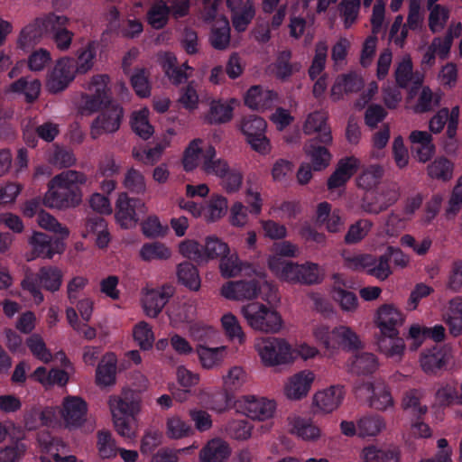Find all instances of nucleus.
<instances>
[{"mask_svg":"<svg viewBox=\"0 0 462 462\" xmlns=\"http://www.w3.org/2000/svg\"><path fill=\"white\" fill-rule=\"evenodd\" d=\"M313 340L329 355L343 350H357L362 341L357 333L349 326L340 324L334 327L325 322H319L311 328Z\"/></svg>","mask_w":462,"mask_h":462,"instance_id":"1","label":"nucleus"},{"mask_svg":"<svg viewBox=\"0 0 462 462\" xmlns=\"http://www.w3.org/2000/svg\"><path fill=\"white\" fill-rule=\"evenodd\" d=\"M107 405L116 432L126 440H135L139 430L136 415L142 409L141 401H127L122 396L111 395Z\"/></svg>","mask_w":462,"mask_h":462,"instance_id":"2","label":"nucleus"},{"mask_svg":"<svg viewBox=\"0 0 462 462\" xmlns=\"http://www.w3.org/2000/svg\"><path fill=\"white\" fill-rule=\"evenodd\" d=\"M241 315L254 330L276 334L283 328V319L279 311L269 305L253 301L241 307Z\"/></svg>","mask_w":462,"mask_h":462,"instance_id":"3","label":"nucleus"},{"mask_svg":"<svg viewBox=\"0 0 462 462\" xmlns=\"http://www.w3.org/2000/svg\"><path fill=\"white\" fill-rule=\"evenodd\" d=\"M236 413L246 419L258 422L273 420L278 410V403L273 398L259 394H243L234 403Z\"/></svg>","mask_w":462,"mask_h":462,"instance_id":"4","label":"nucleus"},{"mask_svg":"<svg viewBox=\"0 0 462 462\" xmlns=\"http://www.w3.org/2000/svg\"><path fill=\"white\" fill-rule=\"evenodd\" d=\"M262 364L267 367L289 365L294 363L292 345L282 337H258L254 342Z\"/></svg>","mask_w":462,"mask_h":462,"instance_id":"5","label":"nucleus"},{"mask_svg":"<svg viewBox=\"0 0 462 462\" xmlns=\"http://www.w3.org/2000/svg\"><path fill=\"white\" fill-rule=\"evenodd\" d=\"M52 408L55 409L57 417L53 426L59 425L69 430H74L86 423L88 406L80 396L67 395L61 400L60 405Z\"/></svg>","mask_w":462,"mask_h":462,"instance_id":"6","label":"nucleus"},{"mask_svg":"<svg viewBox=\"0 0 462 462\" xmlns=\"http://www.w3.org/2000/svg\"><path fill=\"white\" fill-rule=\"evenodd\" d=\"M86 93L81 98V111L92 114L109 103L110 88L107 75L100 74L91 78L87 83Z\"/></svg>","mask_w":462,"mask_h":462,"instance_id":"7","label":"nucleus"},{"mask_svg":"<svg viewBox=\"0 0 462 462\" xmlns=\"http://www.w3.org/2000/svg\"><path fill=\"white\" fill-rule=\"evenodd\" d=\"M61 282L62 273L60 269L56 267H44L40 270L36 276H27L23 280L22 286L32 294L35 303L39 304L43 300V296L39 290L38 283L45 290L55 291L60 289Z\"/></svg>","mask_w":462,"mask_h":462,"instance_id":"8","label":"nucleus"},{"mask_svg":"<svg viewBox=\"0 0 462 462\" xmlns=\"http://www.w3.org/2000/svg\"><path fill=\"white\" fill-rule=\"evenodd\" d=\"M345 396V388L340 384L318 389L311 397V409L319 415L330 414L342 405Z\"/></svg>","mask_w":462,"mask_h":462,"instance_id":"9","label":"nucleus"},{"mask_svg":"<svg viewBox=\"0 0 462 462\" xmlns=\"http://www.w3.org/2000/svg\"><path fill=\"white\" fill-rule=\"evenodd\" d=\"M316 374L310 369H302L288 376L283 383V396L291 402H300L310 394Z\"/></svg>","mask_w":462,"mask_h":462,"instance_id":"10","label":"nucleus"},{"mask_svg":"<svg viewBox=\"0 0 462 462\" xmlns=\"http://www.w3.org/2000/svg\"><path fill=\"white\" fill-rule=\"evenodd\" d=\"M356 394L377 410H386L393 404V400L385 383L380 380L359 383L355 388Z\"/></svg>","mask_w":462,"mask_h":462,"instance_id":"11","label":"nucleus"},{"mask_svg":"<svg viewBox=\"0 0 462 462\" xmlns=\"http://www.w3.org/2000/svg\"><path fill=\"white\" fill-rule=\"evenodd\" d=\"M373 321L381 335H399L405 315L396 305L384 303L374 310Z\"/></svg>","mask_w":462,"mask_h":462,"instance_id":"12","label":"nucleus"},{"mask_svg":"<svg viewBox=\"0 0 462 462\" xmlns=\"http://www.w3.org/2000/svg\"><path fill=\"white\" fill-rule=\"evenodd\" d=\"M360 162L356 157H346L340 159L335 171L329 176L327 181L328 190L331 199H337L343 192L346 182L359 169Z\"/></svg>","mask_w":462,"mask_h":462,"instance_id":"13","label":"nucleus"},{"mask_svg":"<svg viewBox=\"0 0 462 462\" xmlns=\"http://www.w3.org/2000/svg\"><path fill=\"white\" fill-rule=\"evenodd\" d=\"M348 282L341 273H334L331 277V285L329 287V296L331 300L338 306L344 313H355L359 308L357 296L346 290Z\"/></svg>","mask_w":462,"mask_h":462,"instance_id":"14","label":"nucleus"},{"mask_svg":"<svg viewBox=\"0 0 462 462\" xmlns=\"http://www.w3.org/2000/svg\"><path fill=\"white\" fill-rule=\"evenodd\" d=\"M63 239H51L44 233L34 231L28 238L31 253L25 255L27 261H32L37 257L51 259L56 254H62L66 245Z\"/></svg>","mask_w":462,"mask_h":462,"instance_id":"15","label":"nucleus"},{"mask_svg":"<svg viewBox=\"0 0 462 462\" xmlns=\"http://www.w3.org/2000/svg\"><path fill=\"white\" fill-rule=\"evenodd\" d=\"M101 109L103 110L91 125L90 134L94 139L116 132L124 116L123 108L118 105H106Z\"/></svg>","mask_w":462,"mask_h":462,"instance_id":"16","label":"nucleus"},{"mask_svg":"<svg viewBox=\"0 0 462 462\" xmlns=\"http://www.w3.org/2000/svg\"><path fill=\"white\" fill-rule=\"evenodd\" d=\"M173 287L170 285L145 288L143 291L142 306L146 316L156 318L173 295Z\"/></svg>","mask_w":462,"mask_h":462,"instance_id":"17","label":"nucleus"},{"mask_svg":"<svg viewBox=\"0 0 462 462\" xmlns=\"http://www.w3.org/2000/svg\"><path fill=\"white\" fill-rule=\"evenodd\" d=\"M42 204H25L23 213L26 217H36L37 224L40 227L53 232L60 236V239H66L69 236V230L62 226L59 221L48 213L42 207Z\"/></svg>","mask_w":462,"mask_h":462,"instance_id":"18","label":"nucleus"},{"mask_svg":"<svg viewBox=\"0 0 462 462\" xmlns=\"http://www.w3.org/2000/svg\"><path fill=\"white\" fill-rule=\"evenodd\" d=\"M459 116L460 110L457 106L450 110L447 107L439 109L429 121V133L438 134L447 125L446 134L448 138L453 139L457 134Z\"/></svg>","mask_w":462,"mask_h":462,"instance_id":"19","label":"nucleus"},{"mask_svg":"<svg viewBox=\"0 0 462 462\" xmlns=\"http://www.w3.org/2000/svg\"><path fill=\"white\" fill-rule=\"evenodd\" d=\"M76 73L73 59L68 57L60 59L49 76L48 89L52 93L62 91L74 79Z\"/></svg>","mask_w":462,"mask_h":462,"instance_id":"20","label":"nucleus"},{"mask_svg":"<svg viewBox=\"0 0 462 462\" xmlns=\"http://www.w3.org/2000/svg\"><path fill=\"white\" fill-rule=\"evenodd\" d=\"M288 431L295 438L307 442H315L322 438L321 429L310 418L292 415L288 418Z\"/></svg>","mask_w":462,"mask_h":462,"instance_id":"21","label":"nucleus"},{"mask_svg":"<svg viewBox=\"0 0 462 462\" xmlns=\"http://www.w3.org/2000/svg\"><path fill=\"white\" fill-rule=\"evenodd\" d=\"M86 177L74 171H64L50 183L49 193L52 199H60L71 192L78 184L84 183Z\"/></svg>","mask_w":462,"mask_h":462,"instance_id":"22","label":"nucleus"},{"mask_svg":"<svg viewBox=\"0 0 462 462\" xmlns=\"http://www.w3.org/2000/svg\"><path fill=\"white\" fill-rule=\"evenodd\" d=\"M214 148L211 144L206 143L201 139H194L185 148L182 156V166L184 171H191L199 165L203 170V163L207 161V151Z\"/></svg>","mask_w":462,"mask_h":462,"instance_id":"23","label":"nucleus"},{"mask_svg":"<svg viewBox=\"0 0 462 462\" xmlns=\"http://www.w3.org/2000/svg\"><path fill=\"white\" fill-rule=\"evenodd\" d=\"M228 353L226 346L211 347L199 344L196 347V354L199 365L204 370H215L219 368L225 362Z\"/></svg>","mask_w":462,"mask_h":462,"instance_id":"24","label":"nucleus"},{"mask_svg":"<svg viewBox=\"0 0 462 462\" xmlns=\"http://www.w3.org/2000/svg\"><path fill=\"white\" fill-rule=\"evenodd\" d=\"M167 314L173 328H183L195 319L196 305L191 300L176 301L170 305Z\"/></svg>","mask_w":462,"mask_h":462,"instance_id":"25","label":"nucleus"},{"mask_svg":"<svg viewBox=\"0 0 462 462\" xmlns=\"http://www.w3.org/2000/svg\"><path fill=\"white\" fill-rule=\"evenodd\" d=\"M241 299L254 300L261 296L263 300L270 301L274 298L275 289L270 284L264 276L250 281H240Z\"/></svg>","mask_w":462,"mask_h":462,"instance_id":"26","label":"nucleus"},{"mask_svg":"<svg viewBox=\"0 0 462 462\" xmlns=\"http://www.w3.org/2000/svg\"><path fill=\"white\" fill-rule=\"evenodd\" d=\"M328 116L326 113L317 111L310 113L303 125V132L306 134H318L320 143L328 145L332 143L330 128L327 125Z\"/></svg>","mask_w":462,"mask_h":462,"instance_id":"27","label":"nucleus"},{"mask_svg":"<svg viewBox=\"0 0 462 462\" xmlns=\"http://www.w3.org/2000/svg\"><path fill=\"white\" fill-rule=\"evenodd\" d=\"M267 264L273 275L282 282L298 283L299 263L278 255H269Z\"/></svg>","mask_w":462,"mask_h":462,"instance_id":"28","label":"nucleus"},{"mask_svg":"<svg viewBox=\"0 0 462 462\" xmlns=\"http://www.w3.org/2000/svg\"><path fill=\"white\" fill-rule=\"evenodd\" d=\"M238 104L236 98H214L208 104L206 119L211 124H224L233 117L235 106Z\"/></svg>","mask_w":462,"mask_h":462,"instance_id":"29","label":"nucleus"},{"mask_svg":"<svg viewBox=\"0 0 462 462\" xmlns=\"http://www.w3.org/2000/svg\"><path fill=\"white\" fill-rule=\"evenodd\" d=\"M409 141L415 146V156L420 162H427L434 155L436 147L430 133L413 130L409 134Z\"/></svg>","mask_w":462,"mask_h":462,"instance_id":"30","label":"nucleus"},{"mask_svg":"<svg viewBox=\"0 0 462 462\" xmlns=\"http://www.w3.org/2000/svg\"><path fill=\"white\" fill-rule=\"evenodd\" d=\"M117 356L115 353H106L96 370V383L100 387H108L116 383Z\"/></svg>","mask_w":462,"mask_h":462,"instance_id":"31","label":"nucleus"},{"mask_svg":"<svg viewBox=\"0 0 462 462\" xmlns=\"http://www.w3.org/2000/svg\"><path fill=\"white\" fill-rule=\"evenodd\" d=\"M30 377L42 384L45 389L51 388L55 385L64 386L68 383L69 379L67 371L59 368L48 370L44 366L37 367L31 374Z\"/></svg>","mask_w":462,"mask_h":462,"instance_id":"32","label":"nucleus"},{"mask_svg":"<svg viewBox=\"0 0 462 462\" xmlns=\"http://www.w3.org/2000/svg\"><path fill=\"white\" fill-rule=\"evenodd\" d=\"M316 222L329 233L340 232L344 227V219L339 210L330 204H319Z\"/></svg>","mask_w":462,"mask_h":462,"instance_id":"33","label":"nucleus"},{"mask_svg":"<svg viewBox=\"0 0 462 462\" xmlns=\"http://www.w3.org/2000/svg\"><path fill=\"white\" fill-rule=\"evenodd\" d=\"M276 98V93L272 90L254 86L247 90L245 104L251 109L263 111L270 108Z\"/></svg>","mask_w":462,"mask_h":462,"instance_id":"34","label":"nucleus"},{"mask_svg":"<svg viewBox=\"0 0 462 462\" xmlns=\"http://www.w3.org/2000/svg\"><path fill=\"white\" fill-rule=\"evenodd\" d=\"M182 208L206 222L216 221L227 211L226 204H183Z\"/></svg>","mask_w":462,"mask_h":462,"instance_id":"35","label":"nucleus"},{"mask_svg":"<svg viewBox=\"0 0 462 462\" xmlns=\"http://www.w3.org/2000/svg\"><path fill=\"white\" fill-rule=\"evenodd\" d=\"M451 356V351L448 348H434L422 355L420 365L426 373H435L446 365Z\"/></svg>","mask_w":462,"mask_h":462,"instance_id":"36","label":"nucleus"},{"mask_svg":"<svg viewBox=\"0 0 462 462\" xmlns=\"http://www.w3.org/2000/svg\"><path fill=\"white\" fill-rule=\"evenodd\" d=\"M377 346L383 355L395 361H400L405 351V343L399 335L380 334Z\"/></svg>","mask_w":462,"mask_h":462,"instance_id":"37","label":"nucleus"},{"mask_svg":"<svg viewBox=\"0 0 462 462\" xmlns=\"http://www.w3.org/2000/svg\"><path fill=\"white\" fill-rule=\"evenodd\" d=\"M303 149L314 171H323L330 164L331 153L326 147L317 144L314 140L307 143Z\"/></svg>","mask_w":462,"mask_h":462,"instance_id":"38","label":"nucleus"},{"mask_svg":"<svg viewBox=\"0 0 462 462\" xmlns=\"http://www.w3.org/2000/svg\"><path fill=\"white\" fill-rule=\"evenodd\" d=\"M44 28L40 17L27 24L21 31L17 41L18 47L26 50L37 44L46 35Z\"/></svg>","mask_w":462,"mask_h":462,"instance_id":"39","label":"nucleus"},{"mask_svg":"<svg viewBox=\"0 0 462 462\" xmlns=\"http://www.w3.org/2000/svg\"><path fill=\"white\" fill-rule=\"evenodd\" d=\"M143 213L142 204H117L116 219L125 229L136 226L140 216Z\"/></svg>","mask_w":462,"mask_h":462,"instance_id":"40","label":"nucleus"},{"mask_svg":"<svg viewBox=\"0 0 462 462\" xmlns=\"http://www.w3.org/2000/svg\"><path fill=\"white\" fill-rule=\"evenodd\" d=\"M193 434L191 425L177 414H171L165 420V435L169 439L178 440Z\"/></svg>","mask_w":462,"mask_h":462,"instance_id":"41","label":"nucleus"},{"mask_svg":"<svg viewBox=\"0 0 462 462\" xmlns=\"http://www.w3.org/2000/svg\"><path fill=\"white\" fill-rule=\"evenodd\" d=\"M150 111L143 107L132 113L130 117L131 128L135 134L147 140L154 134V128L149 120Z\"/></svg>","mask_w":462,"mask_h":462,"instance_id":"42","label":"nucleus"},{"mask_svg":"<svg viewBox=\"0 0 462 462\" xmlns=\"http://www.w3.org/2000/svg\"><path fill=\"white\" fill-rule=\"evenodd\" d=\"M24 425L28 430H34L41 425L53 426L57 421L56 411L52 407H47L41 411L32 409L24 414Z\"/></svg>","mask_w":462,"mask_h":462,"instance_id":"43","label":"nucleus"},{"mask_svg":"<svg viewBox=\"0 0 462 462\" xmlns=\"http://www.w3.org/2000/svg\"><path fill=\"white\" fill-rule=\"evenodd\" d=\"M230 454L228 445L220 439L210 440L200 452L201 462H223Z\"/></svg>","mask_w":462,"mask_h":462,"instance_id":"44","label":"nucleus"},{"mask_svg":"<svg viewBox=\"0 0 462 462\" xmlns=\"http://www.w3.org/2000/svg\"><path fill=\"white\" fill-rule=\"evenodd\" d=\"M348 370L357 374L374 372L378 367L376 357L372 353L362 352L355 355L347 363Z\"/></svg>","mask_w":462,"mask_h":462,"instance_id":"45","label":"nucleus"},{"mask_svg":"<svg viewBox=\"0 0 462 462\" xmlns=\"http://www.w3.org/2000/svg\"><path fill=\"white\" fill-rule=\"evenodd\" d=\"M222 330L226 337L238 344H244L245 341V334L238 320L237 317L231 312L223 314L220 319Z\"/></svg>","mask_w":462,"mask_h":462,"instance_id":"46","label":"nucleus"},{"mask_svg":"<svg viewBox=\"0 0 462 462\" xmlns=\"http://www.w3.org/2000/svg\"><path fill=\"white\" fill-rule=\"evenodd\" d=\"M132 335L136 345L143 351L152 349L155 343V335L152 328L146 321L137 322L133 327Z\"/></svg>","mask_w":462,"mask_h":462,"instance_id":"47","label":"nucleus"},{"mask_svg":"<svg viewBox=\"0 0 462 462\" xmlns=\"http://www.w3.org/2000/svg\"><path fill=\"white\" fill-rule=\"evenodd\" d=\"M210 389L203 388L198 393L199 402L217 413L226 412L229 408V396L227 394L209 395Z\"/></svg>","mask_w":462,"mask_h":462,"instance_id":"48","label":"nucleus"},{"mask_svg":"<svg viewBox=\"0 0 462 462\" xmlns=\"http://www.w3.org/2000/svg\"><path fill=\"white\" fill-rule=\"evenodd\" d=\"M211 44L218 50L226 49L230 42V27L227 19L218 16L212 29Z\"/></svg>","mask_w":462,"mask_h":462,"instance_id":"49","label":"nucleus"},{"mask_svg":"<svg viewBox=\"0 0 462 462\" xmlns=\"http://www.w3.org/2000/svg\"><path fill=\"white\" fill-rule=\"evenodd\" d=\"M177 277L180 283L190 291H197L201 285L197 268L189 263H180L177 267Z\"/></svg>","mask_w":462,"mask_h":462,"instance_id":"50","label":"nucleus"},{"mask_svg":"<svg viewBox=\"0 0 462 462\" xmlns=\"http://www.w3.org/2000/svg\"><path fill=\"white\" fill-rule=\"evenodd\" d=\"M299 280L300 284H317L323 281L325 277L324 269L318 263L307 262L299 264Z\"/></svg>","mask_w":462,"mask_h":462,"instance_id":"51","label":"nucleus"},{"mask_svg":"<svg viewBox=\"0 0 462 462\" xmlns=\"http://www.w3.org/2000/svg\"><path fill=\"white\" fill-rule=\"evenodd\" d=\"M97 448L102 459H114L116 457L119 447L108 430H100L97 435Z\"/></svg>","mask_w":462,"mask_h":462,"instance_id":"52","label":"nucleus"},{"mask_svg":"<svg viewBox=\"0 0 462 462\" xmlns=\"http://www.w3.org/2000/svg\"><path fill=\"white\" fill-rule=\"evenodd\" d=\"M427 171L431 179L447 181L453 176L454 164L448 159L440 156L428 165Z\"/></svg>","mask_w":462,"mask_h":462,"instance_id":"53","label":"nucleus"},{"mask_svg":"<svg viewBox=\"0 0 462 462\" xmlns=\"http://www.w3.org/2000/svg\"><path fill=\"white\" fill-rule=\"evenodd\" d=\"M140 257L146 262L168 260L171 256V250L160 242L144 244L139 252Z\"/></svg>","mask_w":462,"mask_h":462,"instance_id":"54","label":"nucleus"},{"mask_svg":"<svg viewBox=\"0 0 462 462\" xmlns=\"http://www.w3.org/2000/svg\"><path fill=\"white\" fill-rule=\"evenodd\" d=\"M97 51V43L96 42H88L84 48L78 51L75 68L77 73L85 74L93 68Z\"/></svg>","mask_w":462,"mask_h":462,"instance_id":"55","label":"nucleus"},{"mask_svg":"<svg viewBox=\"0 0 462 462\" xmlns=\"http://www.w3.org/2000/svg\"><path fill=\"white\" fill-rule=\"evenodd\" d=\"M230 254L227 244L217 236H208L203 247V261L225 257Z\"/></svg>","mask_w":462,"mask_h":462,"instance_id":"56","label":"nucleus"},{"mask_svg":"<svg viewBox=\"0 0 462 462\" xmlns=\"http://www.w3.org/2000/svg\"><path fill=\"white\" fill-rule=\"evenodd\" d=\"M177 102L182 108L189 112H193L199 108L200 98L193 82H189L180 89Z\"/></svg>","mask_w":462,"mask_h":462,"instance_id":"57","label":"nucleus"},{"mask_svg":"<svg viewBox=\"0 0 462 462\" xmlns=\"http://www.w3.org/2000/svg\"><path fill=\"white\" fill-rule=\"evenodd\" d=\"M26 346L31 354L39 361L48 364L52 361L53 356L47 347L43 338L39 334H33L26 339Z\"/></svg>","mask_w":462,"mask_h":462,"instance_id":"58","label":"nucleus"},{"mask_svg":"<svg viewBox=\"0 0 462 462\" xmlns=\"http://www.w3.org/2000/svg\"><path fill=\"white\" fill-rule=\"evenodd\" d=\"M9 91L24 95L26 100L31 102L38 97L41 83L37 79L28 80L23 78L10 85Z\"/></svg>","mask_w":462,"mask_h":462,"instance_id":"59","label":"nucleus"},{"mask_svg":"<svg viewBox=\"0 0 462 462\" xmlns=\"http://www.w3.org/2000/svg\"><path fill=\"white\" fill-rule=\"evenodd\" d=\"M458 68L454 62H447L437 74L438 84L444 89H453L458 84Z\"/></svg>","mask_w":462,"mask_h":462,"instance_id":"60","label":"nucleus"},{"mask_svg":"<svg viewBox=\"0 0 462 462\" xmlns=\"http://www.w3.org/2000/svg\"><path fill=\"white\" fill-rule=\"evenodd\" d=\"M254 426L246 419H235L230 420L226 427V434L236 440H247L251 438Z\"/></svg>","mask_w":462,"mask_h":462,"instance_id":"61","label":"nucleus"},{"mask_svg":"<svg viewBox=\"0 0 462 462\" xmlns=\"http://www.w3.org/2000/svg\"><path fill=\"white\" fill-rule=\"evenodd\" d=\"M247 380V374L242 366L234 365L222 375V383L225 389L239 390Z\"/></svg>","mask_w":462,"mask_h":462,"instance_id":"62","label":"nucleus"},{"mask_svg":"<svg viewBox=\"0 0 462 462\" xmlns=\"http://www.w3.org/2000/svg\"><path fill=\"white\" fill-rule=\"evenodd\" d=\"M175 377L178 384L185 393H190L200 382V374L184 365L176 367Z\"/></svg>","mask_w":462,"mask_h":462,"instance_id":"63","label":"nucleus"},{"mask_svg":"<svg viewBox=\"0 0 462 462\" xmlns=\"http://www.w3.org/2000/svg\"><path fill=\"white\" fill-rule=\"evenodd\" d=\"M246 263L242 262L236 254H229L222 257L219 263V271L224 278H232L238 276Z\"/></svg>","mask_w":462,"mask_h":462,"instance_id":"64","label":"nucleus"}]
</instances>
